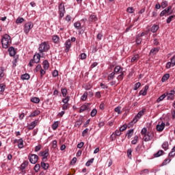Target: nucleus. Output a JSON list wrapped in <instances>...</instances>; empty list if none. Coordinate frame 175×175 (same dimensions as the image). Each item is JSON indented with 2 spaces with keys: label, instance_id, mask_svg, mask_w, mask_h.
<instances>
[{
  "label": "nucleus",
  "instance_id": "nucleus-27",
  "mask_svg": "<svg viewBox=\"0 0 175 175\" xmlns=\"http://www.w3.org/2000/svg\"><path fill=\"white\" fill-rule=\"evenodd\" d=\"M132 135H133V129L129 130L126 136H127L128 139H131Z\"/></svg>",
  "mask_w": 175,
  "mask_h": 175
},
{
  "label": "nucleus",
  "instance_id": "nucleus-60",
  "mask_svg": "<svg viewBox=\"0 0 175 175\" xmlns=\"http://www.w3.org/2000/svg\"><path fill=\"white\" fill-rule=\"evenodd\" d=\"M171 66H173V64H172V62H168L166 64L167 69H170Z\"/></svg>",
  "mask_w": 175,
  "mask_h": 175
},
{
  "label": "nucleus",
  "instance_id": "nucleus-4",
  "mask_svg": "<svg viewBox=\"0 0 175 175\" xmlns=\"http://www.w3.org/2000/svg\"><path fill=\"white\" fill-rule=\"evenodd\" d=\"M33 28V24H32L31 22H28L25 23V27H24V32L25 33H29V31Z\"/></svg>",
  "mask_w": 175,
  "mask_h": 175
},
{
  "label": "nucleus",
  "instance_id": "nucleus-12",
  "mask_svg": "<svg viewBox=\"0 0 175 175\" xmlns=\"http://www.w3.org/2000/svg\"><path fill=\"white\" fill-rule=\"evenodd\" d=\"M113 73H115V75H120V73H122V68L120 66H116L113 70Z\"/></svg>",
  "mask_w": 175,
  "mask_h": 175
},
{
  "label": "nucleus",
  "instance_id": "nucleus-18",
  "mask_svg": "<svg viewBox=\"0 0 175 175\" xmlns=\"http://www.w3.org/2000/svg\"><path fill=\"white\" fill-rule=\"evenodd\" d=\"M158 29H159V26L157 25H154L151 29L150 31L151 32H152L153 33H155V32H157V31H158Z\"/></svg>",
  "mask_w": 175,
  "mask_h": 175
},
{
  "label": "nucleus",
  "instance_id": "nucleus-32",
  "mask_svg": "<svg viewBox=\"0 0 175 175\" xmlns=\"http://www.w3.org/2000/svg\"><path fill=\"white\" fill-rule=\"evenodd\" d=\"M74 27L76 28V29H80V28H81V23L79 22H75L74 23Z\"/></svg>",
  "mask_w": 175,
  "mask_h": 175
},
{
  "label": "nucleus",
  "instance_id": "nucleus-6",
  "mask_svg": "<svg viewBox=\"0 0 175 175\" xmlns=\"http://www.w3.org/2000/svg\"><path fill=\"white\" fill-rule=\"evenodd\" d=\"M174 90H171L170 92H166L165 96H167V100H174Z\"/></svg>",
  "mask_w": 175,
  "mask_h": 175
},
{
  "label": "nucleus",
  "instance_id": "nucleus-53",
  "mask_svg": "<svg viewBox=\"0 0 175 175\" xmlns=\"http://www.w3.org/2000/svg\"><path fill=\"white\" fill-rule=\"evenodd\" d=\"M67 92H68V90H66V89H65V88L62 89V94L64 98H65V96H66Z\"/></svg>",
  "mask_w": 175,
  "mask_h": 175
},
{
  "label": "nucleus",
  "instance_id": "nucleus-56",
  "mask_svg": "<svg viewBox=\"0 0 175 175\" xmlns=\"http://www.w3.org/2000/svg\"><path fill=\"white\" fill-rule=\"evenodd\" d=\"M175 156V150H174L172 149V150L169 153L168 157L169 158L172 157H174Z\"/></svg>",
  "mask_w": 175,
  "mask_h": 175
},
{
  "label": "nucleus",
  "instance_id": "nucleus-39",
  "mask_svg": "<svg viewBox=\"0 0 175 175\" xmlns=\"http://www.w3.org/2000/svg\"><path fill=\"white\" fill-rule=\"evenodd\" d=\"M137 140H139V137L137 135H135L134 137V139L131 141V144H137Z\"/></svg>",
  "mask_w": 175,
  "mask_h": 175
},
{
  "label": "nucleus",
  "instance_id": "nucleus-10",
  "mask_svg": "<svg viewBox=\"0 0 175 175\" xmlns=\"http://www.w3.org/2000/svg\"><path fill=\"white\" fill-rule=\"evenodd\" d=\"M148 88H150V86H148V85H145L144 90H142L139 92V95H143V96H146V95H147V91H148Z\"/></svg>",
  "mask_w": 175,
  "mask_h": 175
},
{
  "label": "nucleus",
  "instance_id": "nucleus-34",
  "mask_svg": "<svg viewBox=\"0 0 175 175\" xmlns=\"http://www.w3.org/2000/svg\"><path fill=\"white\" fill-rule=\"evenodd\" d=\"M87 107H88L87 105H82L80 108L79 113H83V111H85V110H87Z\"/></svg>",
  "mask_w": 175,
  "mask_h": 175
},
{
  "label": "nucleus",
  "instance_id": "nucleus-24",
  "mask_svg": "<svg viewBox=\"0 0 175 175\" xmlns=\"http://www.w3.org/2000/svg\"><path fill=\"white\" fill-rule=\"evenodd\" d=\"M49 163H46L44 162H41V167L44 169V170H47L49 169Z\"/></svg>",
  "mask_w": 175,
  "mask_h": 175
},
{
  "label": "nucleus",
  "instance_id": "nucleus-8",
  "mask_svg": "<svg viewBox=\"0 0 175 175\" xmlns=\"http://www.w3.org/2000/svg\"><path fill=\"white\" fill-rule=\"evenodd\" d=\"M145 112H146V109L141 110L134 118V119L135 120V122L139 121V120L142 118V116L144 115Z\"/></svg>",
  "mask_w": 175,
  "mask_h": 175
},
{
  "label": "nucleus",
  "instance_id": "nucleus-43",
  "mask_svg": "<svg viewBox=\"0 0 175 175\" xmlns=\"http://www.w3.org/2000/svg\"><path fill=\"white\" fill-rule=\"evenodd\" d=\"M57 128H58V122L57 121L55 122L52 125V129H53V131H55V129H57Z\"/></svg>",
  "mask_w": 175,
  "mask_h": 175
},
{
  "label": "nucleus",
  "instance_id": "nucleus-61",
  "mask_svg": "<svg viewBox=\"0 0 175 175\" xmlns=\"http://www.w3.org/2000/svg\"><path fill=\"white\" fill-rule=\"evenodd\" d=\"M53 77H57L58 76V70H55L52 73Z\"/></svg>",
  "mask_w": 175,
  "mask_h": 175
},
{
  "label": "nucleus",
  "instance_id": "nucleus-21",
  "mask_svg": "<svg viewBox=\"0 0 175 175\" xmlns=\"http://www.w3.org/2000/svg\"><path fill=\"white\" fill-rule=\"evenodd\" d=\"M116 136H121V131L116 130L115 133H113L111 137H116Z\"/></svg>",
  "mask_w": 175,
  "mask_h": 175
},
{
  "label": "nucleus",
  "instance_id": "nucleus-2",
  "mask_svg": "<svg viewBox=\"0 0 175 175\" xmlns=\"http://www.w3.org/2000/svg\"><path fill=\"white\" fill-rule=\"evenodd\" d=\"M49 49L50 45L46 42H42L38 47V50L42 55H43V53H47Z\"/></svg>",
  "mask_w": 175,
  "mask_h": 175
},
{
  "label": "nucleus",
  "instance_id": "nucleus-9",
  "mask_svg": "<svg viewBox=\"0 0 175 175\" xmlns=\"http://www.w3.org/2000/svg\"><path fill=\"white\" fill-rule=\"evenodd\" d=\"M156 129L158 132H162V131L165 129V122H159V124L156 126Z\"/></svg>",
  "mask_w": 175,
  "mask_h": 175
},
{
  "label": "nucleus",
  "instance_id": "nucleus-17",
  "mask_svg": "<svg viewBox=\"0 0 175 175\" xmlns=\"http://www.w3.org/2000/svg\"><path fill=\"white\" fill-rule=\"evenodd\" d=\"M18 148H24V141L22 138L18 140Z\"/></svg>",
  "mask_w": 175,
  "mask_h": 175
},
{
  "label": "nucleus",
  "instance_id": "nucleus-37",
  "mask_svg": "<svg viewBox=\"0 0 175 175\" xmlns=\"http://www.w3.org/2000/svg\"><path fill=\"white\" fill-rule=\"evenodd\" d=\"M135 121H136V120L135 118H133V120L128 124L127 127L131 128V126H133V124H136V122H135Z\"/></svg>",
  "mask_w": 175,
  "mask_h": 175
},
{
  "label": "nucleus",
  "instance_id": "nucleus-15",
  "mask_svg": "<svg viewBox=\"0 0 175 175\" xmlns=\"http://www.w3.org/2000/svg\"><path fill=\"white\" fill-rule=\"evenodd\" d=\"M41 157H44V159L47 158L49 157V149H46L42 152H40Z\"/></svg>",
  "mask_w": 175,
  "mask_h": 175
},
{
  "label": "nucleus",
  "instance_id": "nucleus-36",
  "mask_svg": "<svg viewBox=\"0 0 175 175\" xmlns=\"http://www.w3.org/2000/svg\"><path fill=\"white\" fill-rule=\"evenodd\" d=\"M140 85H142V83H140L139 82L136 83L134 85V88H133L134 91H137L140 88Z\"/></svg>",
  "mask_w": 175,
  "mask_h": 175
},
{
  "label": "nucleus",
  "instance_id": "nucleus-63",
  "mask_svg": "<svg viewBox=\"0 0 175 175\" xmlns=\"http://www.w3.org/2000/svg\"><path fill=\"white\" fill-rule=\"evenodd\" d=\"M84 146V142H80L77 144V148H83V146Z\"/></svg>",
  "mask_w": 175,
  "mask_h": 175
},
{
  "label": "nucleus",
  "instance_id": "nucleus-50",
  "mask_svg": "<svg viewBox=\"0 0 175 175\" xmlns=\"http://www.w3.org/2000/svg\"><path fill=\"white\" fill-rule=\"evenodd\" d=\"M127 155L129 158H132V149L129 148L127 150Z\"/></svg>",
  "mask_w": 175,
  "mask_h": 175
},
{
  "label": "nucleus",
  "instance_id": "nucleus-48",
  "mask_svg": "<svg viewBox=\"0 0 175 175\" xmlns=\"http://www.w3.org/2000/svg\"><path fill=\"white\" fill-rule=\"evenodd\" d=\"M161 6L163 9H165V8L167 6V1H162Z\"/></svg>",
  "mask_w": 175,
  "mask_h": 175
},
{
  "label": "nucleus",
  "instance_id": "nucleus-57",
  "mask_svg": "<svg viewBox=\"0 0 175 175\" xmlns=\"http://www.w3.org/2000/svg\"><path fill=\"white\" fill-rule=\"evenodd\" d=\"M69 96L66 97L62 100L63 103L64 104H68V102H69Z\"/></svg>",
  "mask_w": 175,
  "mask_h": 175
},
{
  "label": "nucleus",
  "instance_id": "nucleus-52",
  "mask_svg": "<svg viewBox=\"0 0 175 175\" xmlns=\"http://www.w3.org/2000/svg\"><path fill=\"white\" fill-rule=\"evenodd\" d=\"M114 111H116V113H118V114H120L121 113V107H117L115 108Z\"/></svg>",
  "mask_w": 175,
  "mask_h": 175
},
{
  "label": "nucleus",
  "instance_id": "nucleus-59",
  "mask_svg": "<svg viewBox=\"0 0 175 175\" xmlns=\"http://www.w3.org/2000/svg\"><path fill=\"white\" fill-rule=\"evenodd\" d=\"M134 11H135V10H133V8H132V7H129L127 8L128 13H133Z\"/></svg>",
  "mask_w": 175,
  "mask_h": 175
},
{
  "label": "nucleus",
  "instance_id": "nucleus-49",
  "mask_svg": "<svg viewBox=\"0 0 175 175\" xmlns=\"http://www.w3.org/2000/svg\"><path fill=\"white\" fill-rule=\"evenodd\" d=\"M5 88H6V86L3 84H1L0 85V94L1 92H3V91H5Z\"/></svg>",
  "mask_w": 175,
  "mask_h": 175
},
{
  "label": "nucleus",
  "instance_id": "nucleus-38",
  "mask_svg": "<svg viewBox=\"0 0 175 175\" xmlns=\"http://www.w3.org/2000/svg\"><path fill=\"white\" fill-rule=\"evenodd\" d=\"M97 18L96 15H90L89 18V21H96Z\"/></svg>",
  "mask_w": 175,
  "mask_h": 175
},
{
  "label": "nucleus",
  "instance_id": "nucleus-1",
  "mask_svg": "<svg viewBox=\"0 0 175 175\" xmlns=\"http://www.w3.org/2000/svg\"><path fill=\"white\" fill-rule=\"evenodd\" d=\"M1 44L3 49H8L9 46L12 44V40L10 39V36L5 34L1 39Z\"/></svg>",
  "mask_w": 175,
  "mask_h": 175
},
{
  "label": "nucleus",
  "instance_id": "nucleus-44",
  "mask_svg": "<svg viewBox=\"0 0 175 175\" xmlns=\"http://www.w3.org/2000/svg\"><path fill=\"white\" fill-rule=\"evenodd\" d=\"M40 169V164H36L34 166V170L36 173H38V172H39Z\"/></svg>",
  "mask_w": 175,
  "mask_h": 175
},
{
  "label": "nucleus",
  "instance_id": "nucleus-25",
  "mask_svg": "<svg viewBox=\"0 0 175 175\" xmlns=\"http://www.w3.org/2000/svg\"><path fill=\"white\" fill-rule=\"evenodd\" d=\"M31 102L33 103H39V102H40V99L38 97H33L31 98Z\"/></svg>",
  "mask_w": 175,
  "mask_h": 175
},
{
  "label": "nucleus",
  "instance_id": "nucleus-20",
  "mask_svg": "<svg viewBox=\"0 0 175 175\" xmlns=\"http://www.w3.org/2000/svg\"><path fill=\"white\" fill-rule=\"evenodd\" d=\"M175 18V15H171L170 16L167 20H166V23L167 24H170V23H172V21H173V20H174Z\"/></svg>",
  "mask_w": 175,
  "mask_h": 175
},
{
  "label": "nucleus",
  "instance_id": "nucleus-19",
  "mask_svg": "<svg viewBox=\"0 0 175 175\" xmlns=\"http://www.w3.org/2000/svg\"><path fill=\"white\" fill-rule=\"evenodd\" d=\"M164 152H163V150H159L157 153H155V154H154V157L155 158H159V157H161V156L163 155Z\"/></svg>",
  "mask_w": 175,
  "mask_h": 175
},
{
  "label": "nucleus",
  "instance_id": "nucleus-29",
  "mask_svg": "<svg viewBox=\"0 0 175 175\" xmlns=\"http://www.w3.org/2000/svg\"><path fill=\"white\" fill-rule=\"evenodd\" d=\"M30 77L29 75L27 73L21 76L22 80H29Z\"/></svg>",
  "mask_w": 175,
  "mask_h": 175
},
{
  "label": "nucleus",
  "instance_id": "nucleus-11",
  "mask_svg": "<svg viewBox=\"0 0 175 175\" xmlns=\"http://www.w3.org/2000/svg\"><path fill=\"white\" fill-rule=\"evenodd\" d=\"M71 46H72V42H70V40H68L67 41H66L65 42L66 53H68L69 51Z\"/></svg>",
  "mask_w": 175,
  "mask_h": 175
},
{
  "label": "nucleus",
  "instance_id": "nucleus-47",
  "mask_svg": "<svg viewBox=\"0 0 175 175\" xmlns=\"http://www.w3.org/2000/svg\"><path fill=\"white\" fill-rule=\"evenodd\" d=\"M96 113H98L96 109H92V111H91V117H95L96 116Z\"/></svg>",
  "mask_w": 175,
  "mask_h": 175
},
{
  "label": "nucleus",
  "instance_id": "nucleus-22",
  "mask_svg": "<svg viewBox=\"0 0 175 175\" xmlns=\"http://www.w3.org/2000/svg\"><path fill=\"white\" fill-rule=\"evenodd\" d=\"M42 64L44 70H47V69H49V61L44 60Z\"/></svg>",
  "mask_w": 175,
  "mask_h": 175
},
{
  "label": "nucleus",
  "instance_id": "nucleus-42",
  "mask_svg": "<svg viewBox=\"0 0 175 175\" xmlns=\"http://www.w3.org/2000/svg\"><path fill=\"white\" fill-rule=\"evenodd\" d=\"M85 58H87V55L84 53L80 54L79 56V59H85Z\"/></svg>",
  "mask_w": 175,
  "mask_h": 175
},
{
  "label": "nucleus",
  "instance_id": "nucleus-51",
  "mask_svg": "<svg viewBox=\"0 0 175 175\" xmlns=\"http://www.w3.org/2000/svg\"><path fill=\"white\" fill-rule=\"evenodd\" d=\"M164 10H165V13L166 14H167V16H170V14H173V10H170L167 8L165 9Z\"/></svg>",
  "mask_w": 175,
  "mask_h": 175
},
{
  "label": "nucleus",
  "instance_id": "nucleus-58",
  "mask_svg": "<svg viewBox=\"0 0 175 175\" xmlns=\"http://www.w3.org/2000/svg\"><path fill=\"white\" fill-rule=\"evenodd\" d=\"M118 80H122L124 79V72H120V75L117 77Z\"/></svg>",
  "mask_w": 175,
  "mask_h": 175
},
{
  "label": "nucleus",
  "instance_id": "nucleus-41",
  "mask_svg": "<svg viewBox=\"0 0 175 175\" xmlns=\"http://www.w3.org/2000/svg\"><path fill=\"white\" fill-rule=\"evenodd\" d=\"M114 76H116V74L114 72H112L108 75V80H113V79H114Z\"/></svg>",
  "mask_w": 175,
  "mask_h": 175
},
{
  "label": "nucleus",
  "instance_id": "nucleus-30",
  "mask_svg": "<svg viewBox=\"0 0 175 175\" xmlns=\"http://www.w3.org/2000/svg\"><path fill=\"white\" fill-rule=\"evenodd\" d=\"M162 148H163L166 151V150L169 148V142H163V144H162Z\"/></svg>",
  "mask_w": 175,
  "mask_h": 175
},
{
  "label": "nucleus",
  "instance_id": "nucleus-14",
  "mask_svg": "<svg viewBox=\"0 0 175 175\" xmlns=\"http://www.w3.org/2000/svg\"><path fill=\"white\" fill-rule=\"evenodd\" d=\"M8 51L10 53V57H14V55H16V51H14V48L13 46L10 47L8 49Z\"/></svg>",
  "mask_w": 175,
  "mask_h": 175
},
{
  "label": "nucleus",
  "instance_id": "nucleus-13",
  "mask_svg": "<svg viewBox=\"0 0 175 175\" xmlns=\"http://www.w3.org/2000/svg\"><path fill=\"white\" fill-rule=\"evenodd\" d=\"M33 60L36 64H39V62L40 61V54L38 53L37 55H34Z\"/></svg>",
  "mask_w": 175,
  "mask_h": 175
},
{
  "label": "nucleus",
  "instance_id": "nucleus-62",
  "mask_svg": "<svg viewBox=\"0 0 175 175\" xmlns=\"http://www.w3.org/2000/svg\"><path fill=\"white\" fill-rule=\"evenodd\" d=\"M171 63L172 64V66H175V55L173 56L171 59Z\"/></svg>",
  "mask_w": 175,
  "mask_h": 175
},
{
  "label": "nucleus",
  "instance_id": "nucleus-35",
  "mask_svg": "<svg viewBox=\"0 0 175 175\" xmlns=\"http://www.w3.org/2000/svg\"><path fill=\"white\" fill-rule=\"evenodd\" d=\"M171 161H172V160H171L170 159H165L163 161L161 165H162V166H166V165H167L169 163H170Z\"/></svg>",
  "mask_w": 175,
  "mask_h": 175
},
{
  "label": "nucleus",
  "instance_id": "nucleus-46",
  "mask_svg": "<svg viewBox=\"0 0 175 175\" xmlns=\"http://www.w3.org/2000/svg\"><path fill=\"white\" fill-rule=\"evenodd\" d=\"M91 163H94V158L88 161L87 163H85V166H91Z\"/></svg>",
  "mask_w": 175,
  "mask_h": 175
},
{
  "label": "nucleus",
  "instance_id": "nucleus-40",
  "mask_svg": "<svg viewBox=\"0 0 175 175\" xmlns=\"http://www.w3.org/2000/svg\"><path fill=\"white\" fill-rule=\"evenodd\" d=\"M139 60V55H135L134 57L131 58V62H136V61Z\"/></svg>",
  "mask_w": 175,
  "mask_h": 175
},
{
  "label": "nucleus",
  "instance_id": "nucleus-3",
  "mask_svg": "<svg viewBox=\"0 0 175 175\" xmlns=\"http://www.w3.org/2000/svg\"><path fill=\"white\" fill-rule=\"evenodd\" d=\"M28 159L31 163L35 165L38 162V159H39V157L36 154H29L28 156Z\"/></svg>",
  "mask_w": 175,
  "mask_h": 175
},
{
  "label": "nucleus",
  "instance_id": "nucleus-16",
  "mask_svg": "<svg viewBox=\"0 0 175 175\" xmlns=\"http://www.w3.org/2000/svg\"><path fill=\"white\" fill-rule=\"evenodd\" d=\"M38 125V120H34L31 122L30 125L29 126V129L32 130L35 126Z\"/></svg>",
  "mask_w": 175,
  "mask_h": 175
},
{
  "label": "nucleus",
  "instance_id": "nucleus-7",
  "mask_svg": "<svg viewBox=\"0 0 175 175\" xmlns=\"http://www.w3.org/2000/svg\"><path fill=\"white\" fill-rule=\"evenodd\" d=\"M152 136H154V134H152V133L148 132L146 134L144 135L143 140H144V142H150V140L152 139Z\"/></svg>",
  "mask_w": 175,
  "mask_h": 175
},
{
  "label": "nucleus",
  "instance_id": "nucleus-54",
  "mask_svg": "<svg viewBox=\"0 0 175 175\" xmlns=\"http://www.w3.org/2000/svg\"><path fill=\"white\" fill-rule=\"evenodd\" d=\"M126 124H124L123 126H122L120 128V132H124V131H126Z\"/></svg>",
  "mask_w": 175,
  "mask_h": 175
},
{
  "label": "nucleus",
  "instance_id": "nucleus-55",
  "mask_svg": "<svg viewBox=\"0 0 175 175\" xmlns=\"http://www.w3.org/2000/svg\"><path fill=\"white\" fill-rule=\"evenodd\" d=\"M88 131H89L88 129H85V130L83 131V132H82L83 137H84L85 136L87 135V133H88Z\"/></svg>",
  "mask_w": 175,
  "mask_h": 175
},
{
  "label": "nucleus",
  "instance_id": "nucleus-45",
  "mask_svg": "<svg viewBox=\"0 0 175 175\" xmlns=\"http://www.w3.org/2000/svg\"><path fill=\"white\" fill-rule=\"evenodd\" d=\"M53 40L54 43H57L59 40V37H58L57 36H53Z\"/></svg>",
  "mask_w": 175,
  "mask_h": 175
},
{
  "label": "nucleus",
  "instance_id": "nucleus-33",
  "mask_svg": "<svg viewBox=\"0 0 175 175\" xmlns=\"http://www.w3.org/2000/svg\"><path fill=\"white\" fill-rule=\"evenodd\" d=\"M88 96V92H85L83 93V96L81 97V100H86Z\"/></svg>",
  "mask_w": 175,
  "mask_h": 175
},
{
  "label": "nucleus",
  "instance_id": "nucleus-23",
  "mask_svg": "<svg viewBox=\"0 0 175 175\" xmlns=\"http://www.w3.org/2000/svg\"><path fill=\"white\" fill-rule=\"evenodd\" d=\"M165 98H166V94H165V93L163 94H162L161 96H160L157 98V103H159V102H162V100H163Z\"/></svg>",
  "mask_w": 175,
  "mask_h": 175
},
{
  "label": "nucleus",
  "instance_id": "nucleus-28",
  "mask_svg": "<svg viewBox=\"0 0 175 175\" xmlns=\"http://www.w3.org/2000/svg\"><path fill=\"white\" fill-rule=\"evenodd\" d=\"M40 114V111H34L29 115V117H36V116H39Z\"/></svg>",
  "mask_w": 175,
  "mask_h": 175
},
{
  "label": "nucleus",
  "instance_id": "nucleus-31",
  "mask_svg": "<svg viewBox=\"0 0 175 175\" xmlns=\"http://www.w3.org/2000/svg\"><path fill=\"white\" fill-rule=\"evenodd\" d=\"M24 21H25V19L23 18L18 17L16 20V24H23V23H24Z\"/></svg>",
  "mask_w": 175,
  "mask_h": 175
},
{
  "label": "nucleus",
  "instance_id": "nucleus-5",
  "mask_svg": "<svg viewBox=\"0 0 175 175\" xmlns=\"http://www.w3.org/2000/svg\"><path fill=\"white\" fill-rule=\"evenodd\" d=\"M59 13L60 18H62L65 14V5L64 3H60L59 5Z\"/></svg>",
  "mask_w": 175,
  "mask_h": 175
},
{
  "label": "nucleus",
  "instance_id": "nucleus-64",
  "mask_svg": "<svg viewBox=\"0 0 175 175\" xmlns=\"http://www.w3.org/2000/svg\"><path fill=\"white\" fill-rule=\"evenodd\" d=\"M69 106V104H64L62 106L63 110H68V107Z\"/></svg>",
  "mask_w": 175,
  "mask_h": 175
},
{
  "label": "nucleus",
  "instance_id": "nucleus-26",
  "mask_svg": "<svg viewBox=\"0 0 175 175\" xmlns=\"http://www.w3.org/2000/svg\"><path fill=\"white\" fill-rule=\"evenodd\" d=\"M169 77H170V75H169V74L164 75L161 79V81L163 83H165V81H166V80H167L169 79Z\"/></svg>",
  "mask_w": 175,
  "mask_h": 175
}]
</instances>
